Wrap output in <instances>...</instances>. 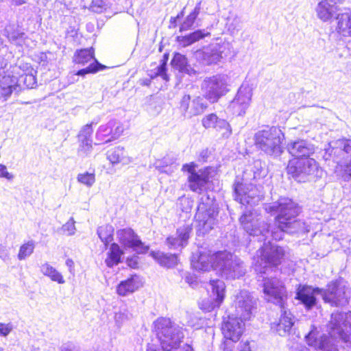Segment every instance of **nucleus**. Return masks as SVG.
<instances>
[{
    "label": "nucleus",
    "mask_w": 351,
    "mask_h": 351,
    "mask_svg": "<svg viewBox=\"0 0 351 351\" xmlns=\"http://www.w3.org/2000/svg\"><path fill=\"white\" fill-rule=\"evenodd\" d=\"M269 212H276V226L271 227L263 221L258 210L255 209L245 211L239 219L243 230L254 237H258V241L271 243L270 239L276 241L282 239L284 233L289 234H304L309 231V226L297 218L300 208L292 199L281 197L277 202L266 207Z\"/></svg>",
    "instance_id": "nucleus-1"
},
{
    "label": "nucleus",
    "mask_w": 351,
    "mask_h": 351,
    "mask_svg": "<svg viewBox=\"0 0 351 351\" xmlns=\"http://www.w3.org/2000/svg\"><path fill=\"white\" fill-rule=\"evenodd\" d=\"M330 337L324 336L317 340L316 332L311 330L306 336V341L311 346L318 347L322 351H339L335 341H341L346 346L351 348V334L348 328L351 329V312H335L331 314V319L328 326Z\"/></svg>",
    "instance_id": "nucleus-2"
},
{
    "label": "nucleus",
    "mask_w": 351,
    "mask_h": 351,
    "mask_svg": "<svg viewBox=\"0 0 351 351\" xmlns=\"http://www.w3.org/2000/svg\"><path fill=\"white\" fill-rule=\"evenodd\" d=\"M263 281L265 299L280 308L281 315L276 330L279 335L285 336L290 332L294 324V317L285 306V300L287 298L285 287L282 282L274 277H263Z\"/></svg>",
    "instance_id": "nucleus-3"
},
{
    "label": "nucleus",
    "mask_w": 351,
    "mask_h": 351,
    "mask_svg": "<svg viewBox=\"0 0 351 351\" xmlns=\"http://www.w3.org/2000/svg\"><path fill=\"white\" fill-rule=\"evenodd\" d=\"M324 158L335 164V172L344 181L351 178V139H338L329 143Z\"/></svg>",
    "instance_id": "nucleus-4"
},
{
    "label": "nucleus",
    "mask_w": 351,
    "mask_h": 351,
    "mask_svg": "<svg viewBox=\"0 0 351 351\" xmlns=\"http://www.w3.org/2000/svg\"><path fill=\"white\" fill-rule=\"evenodd\" d=\"M153 327L163 350L171 351L180 346L184 338L183 326L168 317H160L154 322Z\"/></svg>",
    "instance_id": "nucleus-5"
},
{
    "label": "nucleus",
    "mask_w": 351,
    "mask_h": 351,
    "mask_svg": "<svg viewBox=\"0 0 351 351\" xmlns=\"http://www.w3.org/2000/svg\"><path fill=\"white\" fill-rule=\"evenodd\" d=\"M217 216L218 210L214 199L209 195H202L195 216L197 234L204 235L213 230L217 224Z\"/></svg>",
    "instance_id": "nucleus-6"
},
{
    "label": "nucleus",
    "mask_w": 351,
    "mask_h": 351,
    "mask_svg": "<svg viewBox=\"0 0 351 351\" xmlns=\"http://www.w3.org/2000/svg\"><path fill=\"white\" fill-rule=\"evenodd\" d=\"M287 172L298 182H311L323 175L318 162L310 157L289 160Z\"/></svg>",
    "instance_id": "nucleus-7"
},
{
    "label": "nucleus",
    "mask_w": 351,
    "mask_h": 351,
    "mask_svg": "<svg viewBox=\"0 0 351 351\" xmlns=\"http://www.w3.org/2000/svg\"><path fill=\"white\" fill-rule=\"evenodd\" d=\"M213 258L215 269L219 271L223 278L234 280L243 276L246 272L243 262L230 252H217Z\"/></svg>",
    "instance_id": "nucleus-8"
},
{
    "label": "nucleus",
    "mask_w": 351,
    "mask_h": 351,
    "mask_svg": "<svg viewBox=\"0 0 351 351\" xmlns=\"http://www.w3.org/2000/svg\"><path fill=\"white\" fill-rule=\"evenodd\" d=\"M284 134L276 127H270L258 131L254 135L256 146L267 154L278 156L282 152Z\"/></svg>",
    "instance_id": "nucleus-9"
},
{
    "label": "nucleus",
    "mask_w": 351,
    "mask_h": 351,
    "mask_svg": "<svg viewBox=\"0 0 351 351\" xmlns=\"http://www.w3.org/2000/svg\"><path fill=\"white\" fill-rule=\"evenodd\" d=\"M258 256H260L261 261L255 264V271L265 274L272 266L276 267L281 263L285 250L280 246L265 242L258 251Z\"/></svg>",
    "instance_id": "nucleus-10"
},
{
    "label": "nucleus",
    "mask_w": 351,
    "mask_h": 351,
    "mask_svg": "<svg viewBox=\"0 0 351 351\" xmlns=\"http://www.w3.org/2000/svg\"><path fill=\"white\" fill-rule=\"evenodd\" d=\"M234 192L236 201L250 206L256 204L263 197L256 186L238 177L234 184Z\"/></svg>",
    "instance_id": "nucleus-11"
},
{
    "label": "nucleus",
    "mask_w": 351,
    "mask_h": 351,
    "mask_svg": "<svg viewBox=\"0 0 351 351\" xmlns=\"http://www.w3.org/2000/svg\"><path fill=\"white\" fill-rule=\"evenodd\" d=\"M197 58L207 65L217 64L222 60L233 56V47L228 42L215 43L196 52Z\"/></svg>",
    "instance_id": "nucleus-12"
},
{
    "label": "nucleus",
    "mask_w": 351,
    "mask_h": 351,
    "mask_svg": "<svg viewBox=\"0 0 351 351\" xmlns=\"http://www.w3.org/2000/svg\"><path fill=\"white\" fill-rule=\"evenodd\" d=\"M227 86L226 76L217 75L205 79L202 84V89L204 97L210 102L215 103L228 91Z\"/></svg>",
    "instance_id": "nucleus-13"
},
{
    "label": "nucleus",
    "mask_w": 351,
    "mask_h": 351,
    "mask_svg": "<svg viewBox=\"0 0 351 351\" xmlns=\"http://www.w3.org/2000/svg\"><path fill=\"white\" fill-rule=\"evenodd\" d=\"M236 316L244 321L249 320L256 310V300L245 290L240 291L234 300Z\"/></svg>",
    "instance_id": "nucleus-14"
},
{
    "label": "nucleus",
    "mask_w": 351,
    "mask_h": 351,
    "mask_svg": "<svg viewBox=\"0 0 351 351\" xmlns=\"http://www.w3.org/2000/svg\"><path fill=\"white\" fill-rule=\"evenodd\" d=\"M73 60L76 64L85 66L90 63L89 65L82 69L79 70L76 75L84 76L88 73H94L101 70L104 66L99 63L94 57V51L93 48L81 49L76 51Z\"/></svg>",
    "instance_id": "nucleus-15"
},
{
    "label": "nucleus",
    "mask_w": 351,
    "mask_h": 351,
    "mask_svg": "<svg viewBox=\"0 0 351 351\" xmlns=\"http://www.w3.org/2000/svg\"><path fill=\"white\" fill-rule=\"evenodd\" d=\"M208 108V104L199 96L191 99L189 95H185L181 99L180 109L186 118L190 119L202 114Z\"/></svg>",
    "instance_id": "nucleus-16"
},
{
    "label": "nucleus",
    "mask_w": 351,
    "mask_h": 351,
    "mask_svg": "<svg viewBox=\"0 0 351 351\" xmlns=\"http://www.w3.org/2000/svg\"><path fill=\"white\" fill-rule=\"evenodd\" d=\"M182 170L188 171L190 175L188 177L189 186L190 189L196 193H201L207 188L210 181L209 171L208 169L195 171L193 164H185Z\"/></svg>",
    "instance_id": "nucleus-17"
},
{
    "label": "nucleus",
    "mask_w": 351,
    "mask_h": 351,
    "mask_svg": "<svg viewBox=\"0 0 351 351\" xmlns=\"http://www.w3.org/2000/svg\"><path fill=\"white\" fill-rule=\"evenodd\" d=\"M119 241L125 247L132 248L138 254H145L149 250V246L141 241L139 237L130 228H127L117 232Z\"/></svg>",
    "instance_id": "nucleus-18"
},
{
    "label": "nucleus",
    "mask_w": 351,
    "mask_h": 351,
    "mask_svg": "<svg viewBox=\"0 0 351 351\" xmlns=\"http://www.w3.org/2000/svg\"><path fill=\"white\" fill-rule=\"evenodd\" d=\"M210 285L213 291V298L204 300L200 304V308L207 312H210L219 308L225 297V283L220 280H210Z\"/></svg>",
    "instance_id": "nucleus-19"
},
{
    "label": "nucleus",
    "mask_w": 351,
    "mask_h": 351,
    "mask_svg": "<svg viewBox=\"0 0 351 351\" xmlns=\"http://www.w3.org/2000/svg\"><path fill=\"white\" fill-rule=\"evenodd\" d=\"M252 96V89L248 85L243 84L231 101L229 108L232 113L238 116L243 115L250 106Z\"/></svg>",
    "instance_id": "nucleus-20"
},
{
    "label": "nucleus",
    "mask_w": 351,
    "mask_h": 351,
    "mask_svg": "<svg viewBox=\"0 0 351 351\" xmlns=\"http://www.w3.org/2000/svg\"><path fill=\"white\" fill-rule=\"evenodd\" d=\"M348 292L345 286L336 282L328 285L326 291L322 290V298L326 302L335 306H343L348 302Z\"/></svg>",
    "instance_id": "nucleus-21"
},
{
    "label": "nucleus",
    "mask_w": 351,
    "mask_h": 351,
    "mask_svg": "<svg viewBox=\"0 0 351 351\" xmlns=\"http://www.w3.org/2000/svg\"><path fill=\"white\" fill-rule=\"evenodd\" d=\"M244 328L243 319L236 316H228L221 327L222 333L226 339L237 341L240 339Z\"/></svg>",
    "instance_id": "nucleus-22"
},
{
    "label": "nucleus",
    "mask_w": 351,
    "mask_h": 351,
    "mask_svg": "<svg viewBox=\"0 0 351 351\" xmlns=\"http://www.w3.org/2000/svg\"><path fill=\"white\" fill-rule=\"evenodd\" d=\"M287 149L291 156L297 158L296 159L309 158L315 152L314 145L304 139L289 142Z\"/></svg>",
    "instance_id": "nucleus-23"
},
{
    "label": "nucleus",
    "mask_w": 351,
    "mask_h": 351,
    "mask_svg": "<svg viewBox=\"0 0 351 351\" xmlns=\"http://www.w3.org/2000/svg\"><path fill=\"white\" fill-rule=\"evenodd\" d=\"M322 289L309 286L300 285L297 289L295 298L301 302L307 309H311L317 304V296H322Z\"/></svg>",
    "instance_id": "nucleus-24"
},
{
    "label": "nucleus",
    "mask_w": 351,
    "mask_h": 351,
    "mask_svg": "<svg viewBox=\"0 0 351 351\" xmlns=\"http://www.w3.org/2000/svg\"><path fill=\"white\" fill-rule=\"evenodd\" d=\"M216 253L210 254L206 250H199L197 253H193L191 258V265L199 271H208L210 268L215 269L213 256Z\"/></svg>",
    "instance_id": "nucleus-25"
},
{
    "label": "nucleus",
    "mask_w": 351,
    "mask_h": 351,
    "mask_svg": "<svg viewBox=\"0 0 351 351\" xmlns=\"http://www.w3.org/2000/svg\"><path fill=\"white\" fill-rule=\"evenodd\" d=\"M202 124L206 129L214 128L222 132L223 136H230L232 133L230 125L223 119H219L215 114L206 115L202 119Z\"/></svg>",
    "instance_id": "nucleus-26"
},
{
    "label": "nucleus",
    "mask_w": 351,
    "mask_h": 351,
    "mask_svg": "<svg viewBox=\"0 0 351 351\" xmlns=\"http://www.w3.org/2000/svg\"><path fill=\"white\" fill-rule=\"evenodd\" d=\"M191 225H184L177 229L176 237H169L167 239V243L171 249H178L182 247L187 244L192 232Z\"/></svg>",
    "instance_id": "nucleus-27"
},
{
    "label": "nucleus",
    "mask_w": 351,
    "mask_h": 351,
    "mask_svg": "<svg viewBox=\"0 0 351 351\" xmlns=\"http://www.w3.org/2000/svg\"><path fill=\"white\" fill-rule=\"evenodd\" d=\"M143 280L138 275H132L125 280H122L117 287V293L121 296L131 294L143 286Z\"/></svg>",
    "instance_id": "nucleus-28"
},
{
    "label": "nucleus",
    "mask_w": 351,
    "mask_h": 351,
    "mask_svg": "<svg viewBox=\"0 0 351 351\" xmlns=\"http://www.w3.org/2000/svg\"><path fill=\"white\" fill-rule=\"evenodd\" d=\"M93 124V122L90 124H86L80 131L78 134L79 142L80 143L78 151L80 154L86 156L92 149L93 141L91 136L93 131L92 128Z\"/></svg>",
    "instance_id": "nucleus-29"
},
{
    "label": "nucleus",
    "mask_w": 351,
    "mask_h": 351,
    "mask_svg": "<svg viewBox=\"0 0 351 351\" xmlns=\"http://www.w3.org/2000/svg\"><path fill=\"white\" fill-rule=\"evenodd\" d=\"M338 7L333 3L332 4L328 2V0L321 1L317 8L316 12L319 19L323 21H327L334 16H337Z\"/></svg>",
    "instance_id": "nucleus-30"
},
{
    "label": "nucleus",
    "mask_w": 351,
    "mask_h": 351,
    "mask_svg": "<svg viewBox=\"0 0 351 351\" xmlns=\"http://www.w3.org/2000/svg\"><path fill=\"white\" fill-rule=\"evenodd\" d=\"M19 86V77L7 73L0 79L1 94L5 100L11 95L12 92Z\"/></svg>",
    "instance_id": "nucleus-31"
},
{
    "label": "nucleus",
    "mask_w": 351,
    "mask_h": 351,
    "mask_svg": "<svg viewBox=\"0 0 351 351\" xmlns=\"http://www.w3.org/2000/svg\"><path fill=\"white\" fill-rule=\"evenodd\" d=\"M337 21L336 30L342 36H351V12L339 14L336 17Z\"/></svg>",
    "instance_id": "nucleus-32"
},
{
    "label": "nucleus",
    "mask_w": 351,
    "mask_h": 351,
    "mask_svg": "<svg viewBox=\"0 0 351 351\" xmlns=\"http://www.w3.org/2000/svg\"><path fill=\"white\" fill-rule=\"evenodd\" d=\"M171 64L179 72L186 73L190 76H196L199 73L197 71L188 64L187 58L180 53L175 54L171 60Z\"/></svg>",
    "instance_id": "nucleus-33"
},
{
    "label": "nucleus",
    "mask_w": 351,
    "mask_h": 351,
    "mask_svg": "<svg viewBox=\"0 0 351 351\" xmlns=\"http://www.w3.org/2000/svg\"><path fill=\"white\" fill-rule=\"evenodd\" d=\"M108 159L112 164L122 163L128 165L132 162V159L129 157L123 147H117L108 152Z\"/></svg>",
    "instance_id": "nucleus-34"
},
{
    "label": "nucleus",
    "mask_w": 351,
    "mask_h": 351,
    "mask_svg": "<svg viewBox=\"0 0 351 351\" xmlns=\"http://www.w3.org/2000/svg\"><path fill=\"white\" fill-rule=\"evenodd\" d=\"M150 255L161 265L168 268L177 265L178 258L176 254H168L161 252H152Z\"/></svg>",
    "instance_id": "nucleus-35"
},
{
    "label": "nucleus",
    "mask_w": 351,
    "mask_h": 351,
    "mask_svg": "<svg viewBox=\"0 0 351 351\" xmlns=\"http://www.w3.org/2000/svg\"><path fill=\"white\" fill-rule=\"evenodd\" d=\"M123 254V252L119 245L115 243H112L107 254L108 256L105 260L106 265L108 267L117 265L121 262V256Z\"/></svg>",
    "instance_id": "nucleus-36"
},
{
    "label": "nucleus",
    "mask_w": 351,
    "mask_h": 351,
    "mask_svg": "<svg viewBox=\"0 0 351 351\" xmlns=\"http://www.w3.org/2000/svg\"><path fill=\"white\" fill-rule=\"evenodd\" d=\"M210 35L205 29H198L184 36H178V40L183 47H187Z\"/></svg>",
    "instance_id": "nucleus-37"
},
{
    "label": "nucleus",
    "mask_w": 351,
    "mask_h": 351,
    "mask_svg": "<svg viewBox=\"0 0 351 351\" xmlns=\"http://www.w3.org/2000/svg\"><path fill=\"white\" fill-rule=\"evenodd\" d=\"M40 272L45 276L49 278L51 280L59 284H64L65 280L63 276L55 267L49 263H43L40 267Z\"/></svg>",
    "instance_id": "nucleus-38"
},
{
    "label": "nucleus",
    "mask_w": 351,
    "mask_h": 351,
    "mask_svg": "<svg viewBox=\"0 0 351 351\" xmlns=\"http://www.w3.org/2000/svg\"><path fill=\"white\" fill-rule=\"evenodd\" d=\"M97 232L106 248L108 245L113 240L114 228L108 224L101 226L97 228Z\"/></svg>",
    "instance_id": "nucleus-39"
},
{
    "label": "nucleus",
    "mask_w": 351,
    "mask_h": 351,
    "mask_svg": "<svg viewBox=\"0 0 351 351\" xmlns=\"http://www.w3.org/2000/svg\"><path fill=\"white\" fill-rule=\"evenodd\" d=\"M33 69L27 66V72L21 74L19 77V86H21L23 83V85L28 88H32L36 84V79L33 73Z\"/></svg>",
    "instance_id": "nucleus-40"
},
{
    "label": "nucleus",
    "mask_w": 351,
    "mask_h": 351,
    "mask_svg": "<svg viewBox=\"0 0 351 351\" xmlns=\"http://www.w3.org/2000/svg\"><path fill=\"white\" fill-rule=\"evenodd\" d=\"M35 248V244L33 241H29L28 242L23 244L19 249L18 254V258L20 261L25 260L29 257L33 252Z\"/></svg>",
    "instance_id": "nucleus-41"
},
{
    "label": "nucleus",
    "mask_w": 351,
    "mask_h": 351,
    "mask_svg": "<svg viewBox=\"0 0 351 351\" xmlns=\"http://www.w3.org/2000/svg\"><path fill=\"white\" fill-rule=\"evenodd\" d=\"M77 180L80 183L90 188L95 182V175L94 173L89 172L79 173Z\"/></svg>",
    "instance_id": "nucleus-42"
},
{
    "label": "nucleus",
    "mask_w": 351,
    "mask_h": 351,
    "mask_svg": "<svg viewBox=\"0 0 351 351\" xmlns=\"http://www.w3.org/2000/svg\"><path fill=\"white\" fill-rule=\"evenodd\" d=\"M116 124V121L111 120L107 124L101 125L97 132V136L99 138L100 136H106L112 134V128H114Z\"/></svg>",
    "instance_id": "nucleus-43"
},
{
    "label": "nucleus",
    "mask_w": 351,
    "mask_h": 351,
    "mask_svg": "<svg viewBox=\"0 0 351 351\" xmlns=\"http://www.w3.org/2000/svg\"><path fill=\"white\" fill-rule=\"evenodd\" d=\"M154 166L161 173H169L173 171V170L171 169V167L168 168L169 162L167 161L166 158H163L162 160H157L154 162Z\"/></svg>",
    "instance_id": "nucleus-44"
},
{
    "label": "nucleus",
    "mask_w": 351,
    "mask_h": 351,
    "mask_svg": "<svg viewBox=\"0 0 351 351\" xmlns=\"http://www.w3.org/2000/svg\"><path fill=\"white\" fill-rule=\"evenodd\" d=\"M130 317L131 314L124 308L117 313H115L114 320L118 326H121L125 321L128 320Z\"/></svg>",
    "instance_id": "nucleus-45"
},
{
    "label": "nucleus",
    "mask_w": 351,
    "mask_h": 351,
    "mask_svg": "<svg viewBox=\"0 0 351 351\" xmlns=\"http://www.w3.org/2000/svg\"><path fill=\"white\" fill-rule=\"evenodd\" d=\"M62 231L68 235H73L75 234V226L73 218H71L64 225H63Z\"/></svg>",
    "instance_id": "nucleus-46"
},
{
    "label": "nucleus",
    "mask_w": 351,
    "mask_h": 351,
    "mask_svg": "<svg viewBox=\"0 0 351 351\" xmlns=\"http://www.w3.org/2000/svg\"><path fill=\"white\" fill-rule=\"evenodd\" d=\"M196 18L197 17L194 14L191 13L186 17V19H185L184 23L182 24V25L180 27V30L182 31V30H186L189 28H191L193 26Z\"/></svg>",
    "instance_id": "nucleus-47"
},
{
    "label": "nucleus",
    "mask_w": 351,
    "mask_h": 351,
    "mask_svg": "<svg viewBox=\"0 0 351 351\" xmlns=\"http://www.w3.org/2000/svg\"><path fill=\"white\" fill-rule=\"evenodd\" d=\"M13 324L12 323H0V336L7 337L13 330Z\"/></svg>",
    "instance_id": "nucleus-48"
},
{
    "label": "nucleus",
    "mask_w": 351,
    "mask_h": 351,
    "mask_svg": "<svg viewBox=\"0 0 351 351\" xmlns=\"http://www.w3.org/2000/svg\"><path fill=\"white\" fill-rule=\"evenodd\" d=\"M0 178H3L8 180H12L14 178V176L12 174L8 171L7 167L4 165L0 164Z\"/></svg>",
    "instance_id": "nucleus-49"
},
{
    "label": "nucleus",
    "mask_w": 351,
    "mask_h": 351,
    "mask_svg": "<svg viewBox=\"0 0 351 351\" xmlns=\"http://www.w3.org/2000/svg\"><path fill=\"white\" fill-rule=\"evenodd\" d=\"M0 258L5 261L9 259V250L1 244H0Z\"/></svg>",
    "instance_id": "nucleus-50"
},
{
    "label": "nucleus",
    "mask_w": 351,
    "mask_h": 351,
    "mask_svg": "<svg viewBox=\"0 0 351 351\" xmlns=\"http://www.w3.org/2000/svg\"><path fill=\"white\" fill-rule=\"evenodd\" d=\"M157 75L161 76L164 80H167L166 74V64L163 62L158 67Z\"/></svg>",
    "instance_id": "nucleus-51"
},
{
    "label": "nucleus",
    "mask_w": 351,
    "mask_h": 351,
    "mask_svg": "<svg viewBox=\"0 0 351 351\" xmlns=\"http://www.w3.org/2000/svg\"><path fill=\"white\" fill-rule=\"evenodd\" d=\"M123 127L117 122V124L114 128H112V134L113 135L114 138L118 137L120 136V134L123 132Z\"/></svg>",
    "instance_id": "nucleus-52"
},
{
    "label": "nucleus",
    "mask_w": 351,
    "mask_h": 351,
    "mask_svg": "<svg viewBox=\"0 0 351 351\" xmlns=\"http://www.w3.org/2000/svg\"><path fill=\"white\" fill-rule=\"evenodd\" d=\"M290 351H310V350L303 345L297 344L292 346Z\"/></svg>",
    "instance_id": "nucleus-53"
},
{
    "label": "nucleus",
    "mask_w": 351,
    "mask_h": 351,
    "mask_svg": "<svg viewBox=\"0 0 351 351\" xmlns=\"http://www.w3.org/2000/svg\"><path fill=\"white\" fill-rule=\"evenodd\" d=\"M234 341H232V340H230V339H226L224 342H223V350L225 351H231L232 350V343Z\"/></svg>",
    "instance_id": "nucleus-54"
},
{
    "label": "nucleus",
    "mask_w": 351,
    "mask_h": 351,
    "mask_svg": "<svg viewBox=\"0 0 351 351\" xmlns=\"http://www.w3.org/2000/svg\"><path fill=\"white\" fill-rule=\"evenodd\" d=\"M5 32L8 34L7 36H8V39L10 40H16L20 35V34L19 32H15L12 34H9V30L8 28L5 29Z\"/></svg>",
    "instance_id": "nucleus-55"
},
{
    "label": "nucleus",
    "mask_w": 351,
    "mask_h": 351,
    "mask_svg": "<svg viewBox=\"0 0 351 351\" xmlns=\"http://www.w3.org/2000/svg\"><path fill=\"white\" fill-rule=\"evenodd\" d=\"M202 1H199L195 5L193 11L191 12L193 14H194L196 17L199 15L200 10L202 9L201 7Z\"/></svg>",
    "instance_id": "nucleus-56"
},
{
    "label": "nucleus",
    "mask_w": 351,
    "mask_h": 351,
    "mask_svg": "<svg viewBox=\"0 0 351 351\" xmlns=\"http://www.w3.org/2000/svg\"><path fill=\"white\" fill-rule=\"evenodd\" d=\"M66 265L69 268L70 271H71V269L73 268L74 263L73 260L69 258L66 261Z\"/></svg>",
    "instance_id": "nucleus-57"
},
{
    "label": "nucleus",
    "mask_w": 351,
    "mask_h": 351,
    "mask_svg": "<svg viewBox=\"0 0 351 351\" xmlns=\"http://www.w3.org/2000/svg\"><path fill=\"white\" fill-rule=\"evenodd\" d=\"M186 282L190 285L192 287H194L196 285L195 281H192V277H186Z\"/></svg>",
    "instance_id": "nucleus-58"
},
{
    "label": "nucleus",
    "mask_w": 351,
    "mask_h": 351,
    "mask_svg": "<svg viewBox=\"0 0 351 351\" xmlns=\"http://www.w3.org/2000/svg\"><path fill=\"white\" fill-rule=\"evenodd\" d=\"M12 3L15 5H21L25 3L24 0H11Z\"/></svg>",
    "instance_id": "nucleus-59"
},
{
    "label": "nucleus",
    "mask_w": 351,
    "mask_h": 351,
    "mask_svg": "<svg viewBox=\"0 0 351 351\" xmlns=\"http://www.w3.org/2000/svg\"><path fill=\"white\" fill-rule=\"evenodd\" d=\"M128 265L132 267H135L136 266V265H137L136 261H133L132 258L128 259Z\"/></svg>",
    "instance_id": "nucleus-60"
},
{
    "label": "nucleus",
    "mask_w": 351,
    "mask_h": 351,
    "mask_svg": "<svg viewBox=\"0 0 351 351\" xmlns=\"http://www.w3.org/2000/svg\"><path fill=\"white\" fill-rule=\"evenodd\" d=\"M241 351H251L250 348L247 343H245L243 348L241 350Z\"/></svg>",
    "instance_id": "nucleus-61"
},
{
    "label": "nucleus",
    "mask_w": 351,
    "mask_h": 351,
    "mask_svg": "<svg viewBox=\"0 0 351 351\" xmlns=\"http://www.w3.org/2000/svg\"><path fill=\"white\" fill-rule=\"evenodd\" d=\"M184 351H194L193 348L190 346L189 345H186L184 348Z\"/></svg>",
    "instance_id": "nucleus-62"
},
{
    "label": "nucleus",
    "mask_w": 351,
    "mask_h": 351,
    "mask_svg": "<svg viewBox=\"0 0 351 351\" xmlns=\"http://www.w3.org/2000/svg\"><path fill=\"white\" fill-rule=\"evenodd\" d=\"M61 351H72L70 348L63 346L61 348Z\"/></svg>",
    "instance_id": "nucleus-63"
},
{
    "label": "nucleus",
    "mask_w": 351,
    "mask_h": 351,
    "mask_svg": "<svg viewBox=\"0 0 351 351\" xmlns=\"http://www.w3.org/2000/svg\"><path fill=\"white\" fill-rule=\"evenodd\" d=\"M0 59H1V60H3V58H2L1 57H0ZM3 61L0 62V69H1V68H3Z\"/></svg>",
    "instance_id": "nucleus-64"
}]
</instances>
